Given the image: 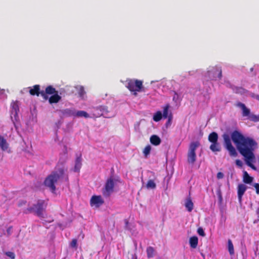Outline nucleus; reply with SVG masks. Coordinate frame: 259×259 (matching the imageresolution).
Returning <instances> with one entry per match:
<instances>
[{"mask_svg":"<svg viewBox=\"0 0 259 259\" xmlns=\"http://www.w3.org/2000/svg\"><path fill=\"white\" fill-rule=\"evenodd\" d=\"M228 251L230 255H233L234 254V246L232 241L229 239L228 241Z\"/></svg>","mask_w":259,"mask_h":259,"instance_id":"bb28decb","label":"nucleus"},{"mask_svg":"<svg viewBox=\"0 0 259 259\" xmlns=\"http://www.w3.org/2000/svg\"><path fill=\"white\" fill-rule=\"evenodd\" d=\"M238 106L242 109V115L243 116H250V110L248 109L245 105L242 103H239Z\"/></svg>","mask_w":259,"mask_h":259,"instance_id":"aec40b11","label":"nucleus"},{"mask_svg":"<svg viewBox=\"0 0 259 259\" xmlns=\"http://www.w3.org/2000/svg\"><path fill=\"white\" fill-rule=\"evenodd\" d=\"M126 87L135 96L137 95V92H141L143 88V81L138 79H129L126 80Z\"/></svg>","mask_w":259,"mask_h":259,"instance_id":"39448f33","label":"nucleus"},{"mask_svg":"<svg viewBox=\"0 0 259 259\" xmlns=\"http://www.w3.org/2000/svg\"><path fill=\"white\" fill-rule=\"evenodd\" d=\"M224 177V175L223 172H219L217 174V177L218 179H223Z\"/></svg>","mask_w":259,"mask_h":259,"instance_id":"4c0bfd02","label":"nucleus"},{"mask_svg":"<svg viewBox=\"0 0 259 259\" xmlns=\"http://www.w3.org/2000/svg\"><path fill=\"white\" fill-rule=\"evenodd\" d=\"M47 204L44 200H38L36 204L29 207L24 210V213H33L39 218H42L44 212L45 211Z\"/></svg>","mask_w":259,"mask_h":259,"instance_id":"7ed1b4c3","label":"nucleus"},{"mask_svg":"<svg viewBox=\"0 0 259 259\" xmlns=\"http://www.w3.org/2000/svg\"><path fill=\"white\" fill-rule=\"evenodd\" d=\"M70 246L72 248L77 247V240L76 239H72L70 243Z\"/></svg>","mask_w":259,"mask_h":259,"instance_id":"e433bc0d","label":"nucleus"},{"mask_svg":"<svg viewBox=\"0 0 259 259\" xmlns=\"http://www.w3.org/2000/svg\"><path fill=\"white\" fill-rule=\"evenodd\" d=\"M57 92V91L53 86L49 85L46 88L45 91H41V96L45 100H47L49 97L48 95H53Z\"/></svg>","mask_w":259,"mask_h":259,"instance_id":"1a4fd4ad","label":"nucleus"},{"mask_svg":"<svg viewBox=\"0 0 259 259\" xmlns=\"http://www.w3.org/2000/svg\"><path fill=\"white\" fill-rule=\"evenodd\" d=\"M5 254L11 259L15 258V254L13 252L7 251L5 253Z\"/></svg>","mask_w":259,"mask_h":259,"instance_id":"f704fd0d","label":"nucleus"},{"mask_svg":"<svg viewBox=\"0 0 259 259\" xmlns=\"http://www.w3.org/2000/svg\"><path fill=\"white\" fill-rule=\"evenodd\" d=\"M218 135L214 132L211 133L208 137V140L210 143H214L218 141Z\"/></svg>","mask_w":259,"mask_h":259,"instance_id":"412c9836","label":"nucleus"},{"mask_svg":"<svg viewBox=\"0 0 259 259\" xmlns=\"http://www.w3.org/2000/svg\"><path fill=\"white\" fill-rule=\"evenodd\" d=\"M169 108V106L168 104L164 106L163 108V113L162 114V117L164 118H167L169 116V114L168 113Z\"/></svg>","mask_w":259,"mask_h":259,"instance_id":"cd10ccee","label":"nucleus"},{"mask_svg":"<svg viewBox=\"0 0 259 259\" xmlns=\"http://www.w3.org/2000/svg\"><path fill=\"white\" fill-rule=\"evenodd\" d=\"M236 164L238 166L241 167L242 165V161L239 159H237L235 161Z\"/></svg>","mask_w":259,"mask_h":259,"instance_id":"ea45409f","label":"nucleus"},{"mask_svg":"<svg viewBox=\"0 0 259 259\" xmlns=\"http://www.w3.org/2000/svg\"><path fill=\"white\" fill-rule=\"evenodd\" d=\"M13 108L15 109V111H16V108L18 107L16 105H14L13 106Z\"/></svg>","mask_w":259,"mask_h":259,"instance_id":"49530a36","label":"nucleus"},{"mask_svg":"<svg viewBox=\"0 0 259 259\" xmlns=\"http://www.w3.org/2000/svg\"><path fill=\"white\" fill-rule=\"evenodd\" d=\"M74 116L77 117H84L85 118H89L90 117L89 114L87 112L82 110L75 112Z\"/></svg>","mask_w":259,"mask_h":259,"instance_id":"393cba45","label":"nucleus"},{"mask_svg":"<svg viewBox=\"0 0 259 259\" xmlns=\"http://www.w3.org/2000/svg\"><path fill=\"white\" fill-rule=\"evenodd\" d=\"M209 148L213 152H220L221 150V147L218 141L211 143Z\"/></svg>","mask_w":259,"mask_h":259,"instance_id":"dca6fc26","label":"nucleus"},{"mask_svg":"<svg viewBox=\"0 0 259 259\" xmlns=\"http://www.w3.org/2000/svg\"><path fill=\"white\" fill-rule=\"evenodd\" d=\"M244 91V90L242 88H237V93L241 92V91Z\"/></svg>","mask_w":259,"mask_h":259,"instance_id":"37998d69","label":"nucleus"},{"mask_svg":"<svg viewBox=\"0 0 259 259\" xmlns=\"http://www.w3.org/2000/svg\"><path fill=\"white\" fill-rule=\"evenodd\" d=\"M114 187V183L112 178L108 179L106 182L102 193L104 196L109 197L111 194L113 192Z\"/></svg>","mask_w":259,"mask_h":259,"instance_id":"0eeeda50","label":"nucleus"},{"mask_svg":"<svg viewBox=\"0 0 259 259\" xmlns=\"http://www.w3.org/2000/svg\"><path fill=\"white\" fill-rule=\"evenodd\" d=\"M215 70L218 72V78L219 79H221V78L222 77V71L221 67L220 66H216Z\"/></svg>","mask_w":259,"mask_h":259,"instance_id":"72a5a7b5","label":"nucleus"},{"mask_svg":"<svg viewBox=\"0 0 259 259\" xmlns=\"http://www.w3.org/2000/svg\"><path fill=\"white\" fill-rule=\"evenodd\" d=\"M231 137L240 154L245 158L247 165L255 170L256 167L252 162L255 159L254 151L257 147V142L250 137H245L237 130L231 133Z\"/></svg>","mask_w":259,"mask_h":259,"instance_id":"f257e3e1","label":"nucleus"},{"mask_svg":"<svg viewBox=\"0 0 259 259\" xmlns=\"http://www.w3.org/2000/svg\"><path fill=\"white\" fill-rule=\"evenodd\" d=\"M131 256V259H137V257L136 254H132Z\"/></svg>","mask_w":259,"mask_h":259,"instance_id":"79ce46f5","label":"nucleus"},{"mask_svg":"<svg viewBox=\"0 0 259 259\" xmlns=\"http://www.w3.org/2000/svg\"><path fill=\"white\" fill-rule=\"evenodd\" d=\"M249 118L250 120L253 122H258L259 121V115L251 114L249 116Z\"/></svg>","mask_w":259,"mask_h":259,"instance_id":"2f4dec72","label":"nucleus"},{"mask_svg":"<svg viewBox=\"0 0 259 259\" xmlns=\"http://www.w3.org/2000/svg\"><path fill=\"white\" fill-rule=\"evenodd\" d=\"M162 118V114L161 111L156 112L153 115V119L156 122L160 121Z\"/></svg>","mask_w":259,"mask_h":259,"instance_id":"a878e982","label":"nucleus"},{"mask_svg":"<svg viewBox=\"0 0 259 259\" xmlns=\"http://www.w3.org/2000/svg\"><path fill=\"white\" fill-rule=\"evenodd\" d=\"M29 93L32 96H39L41 95V91H40V85L38 84L34 85L33 88L30 89L29 90Z\"/></svg>","mask_w":259,"mask_h":259,"instance_id":"f8f14e48","label":"nucleus"},{"mask_svg":"<svg viewBox=\"0 0 259 259\" xmlns=\"http://www.w3.org/2000/svg\"><path fill=\"white\" fill-rule=\"evenodd\" d=\"M254 187L255 189L256 194H259V184L255 183L254 184Z\"/></svg>","mask_w":259,"mask_h":259,"instance_id":"58836bf2","label":"nucleus"},{"mask_svg":"<svg viewBox=\"0 0 259 259\" xmlns=\"http://www.w3.org/2000/svg\"><path fill=\"white\" fill-rule=\"evenodd\" d=\"M151 149V147L150 145H147L145 147L143 150V153L146 156H147L148 155L150 154Z\"/></svg>","mask_w":259,"mask_h":259,"instance_id":"473e14b6","label":"nucleus"},{"mask_svg":"<svg viewBox=\"0 0 259 259\" xmlns=\"http://www.w3.org/2000/svg\"><path fill=\"white\" fill-rule=\"evenodd\" d=\"M61 99V97L58 94V92L52 95L50 98L48 97V100L50 104H52L58 103Z\"/></svg>","mask_w":259,"mask_h":259,"instance_id":"9b49d317","label":"nucleus"},{"mask_svg":"<svg viewBox=\"0 0 259 259\" xmlns=\"http://www.w3.org/2000/svg\"><path fill=\"white\" fill-rule=\"evenodd\" d=\"M253 181V178L250 177L247 171H244L243 181L245 184H250Z\"/></svg>","mask_w":259,"mask_h":259,"instance_id":"4be33fe9","label":"nucleus"},{"mask_svg":"<svg viewBox=\"0 0 259 259\" xmlns=\"http://www.w3.org/2000/svg\"><path fill=\"white\" fill-rule=\"evenodd\" d=\"M147 255L148 258H152L154 256L155 249L152 246H149L146 249Z\"/></svg>","mask_w":259,"mask_h":259,"instance_id":"5701e85b","label":"nucleus"},{"mask_svg":"<svg viewBox=\"0 0 259 259\" xmlns=\"http://www.w3.org/2000/svg\"><path fill=\"white\" fill-rule=\"evenodd\" d=\"M12 227H10L8 229H7V232L8 233H10L11 229H12Z\"/></svg>","mask_w":259,"mask_h":259,"instance_id":"a18cd8bd","label":"nucleus"},{"mask_svg":"<svg viewBox=\"0 0 259 259\" xmlns=\"http://www.w3.org/2000/svg\"><path fill=\"white\" fill-rule=\"evenodd\" d=\"M222 137L224 140V146L229 151L230 155L232 157H236L238 154L235 147L232 144L229 135L224 134Z\"/></svg>","mask_w":259,"mask_h":259,"instance_id":"423d86ee","label":"nucleus"},{"mask_svg":"<svg viewBox=\"0 0 259 259\" xmlns=\"http://www.w3.org/2000/svg\"><path fill=\"white\" fill-rule=\"evenodd\" d=\"M198 239L197 236H192L190 238L189 244L190 246L192 248H196L198 245Z\"/></svg>","mask_w":259,"mask_h":259,"instance_id":"a211bd4d","label":"nucleus"},{"mask_svg":"<svg viewBox=\"0 0 259 259\" xmlns=\"http://www.w3.org/2000/svg\"><path fill=\"white\" fill-rule=\"evenodd\" d=\"M126 224L127 225L128 224V222L127 221H126Z\"/></svg>","mask_w":259,"mask_h":259,"instance_id":"09e8293b","label":"nucleus"},{"mask_svg":"<svg viewBox=\"0 0 259 259\" xmlns=\"http://www.w3.org/2000/svg\"><path fill=\"white\" fill-rule=\"evenodd\" d=\"M9 144L7 142L6 140L2 136H0V148L5 151L8 149Z\"/></svg>","mask_w":259,"mask_h":259,"instance_id":"6ab92c4d","label":"nucleus"},{"mask_svg":"<svg viewBox=\"0 0 259 259\" xmlns=\"http://www.w3.org/2000/svg\"><path fill=\"white\" fill-rule=\"evenodd\" d=\"M78 94L80 97L83 98L85 94L84 88L82 86H79L77 88Z\"/></svg>","mask_w":259,"mask_h":259,"instance_id":"c756f323","label":"nucleus"},{"mask_svg":"<svg viewBox=\"0 0 259 259\" xmlns=\"http://www.w3.org/2000/svg\"><path fill=\"white\" fill-rule=\"evenodd\" d=\"M178 97H179V96H178V94L176 92H175V95L173 97V100L177 101V100L178 99Z\"/></svg>","mask_w":259,"mask_h":259,"instance_id":"a19ab883","label":"nucleus"},{"mask_svg":"<svg viewBox=\"0 0 259 259\" xmlns=\"http://www.w3.org/2000/svg\"><path fill=\"white\" fill-rule=\"evenodd\" d=\"M156 184L152 180H149L148 181L147 183L146 184V188L147 189H154L156 188Z\"/></svg>","mask_w":259,"mask_h":259,"instance_id":"c85d7f7f","label":"nucleus"},{"mask_svg":"<svg viewBox=\"0 0 259 259\" xmlns=\"http://www.w3.org/2000/svg\"><path fill=\"white\" fill-rule=\"evenodd\" d=\"M101 112V115L106 116L108 113V107L105 106H100L97 108Z\"/></svg>","mask_w":259,"mask_h":259,"instance_id":"b1692460","label":"nucleus"},{"mask_svg":"<svg viewBox=\"0 0 259 259\" xmlns=\"http://www.w3.org/2000/svg\"><path fill=\"white\" fill-rule=\"evenodd\" d=\"M67 170V168L65 166L64 162H59L55 167V170L52 171L46 178L44 181L45 185L49 187L52 192H54L56 190L55 184L59 179L65 176V173Z\"/></svg>","mask_w":259,"mask_h":259,"instance_id":"f03ea898","label":"nucleus"},{"mask_svg":"<svg viewBox=\"0 0 259 259\" xmlns=\"http://www.w3.org/2000/svg\"><path fill=\"white\" fill-rule=\"evenodd\" d=\"M255 98L259 101V95H256Z\"/></svg>","mask_w":259,"mask_h":259,"instance_id":"de8ad7c7","label":"nucleus"},{"mask_svg":"<svg viewBox=\"0 0 259 259\" xmlns=\"http://www.w3.org/2000/svg\"><path fill=\"white\" fill-rule=\"evenodd\" d=\"M81 155L80 154L78 156H77L75 160V163L74 166V171H79L81 167Z\"/></svg>","mask_w":259,"mask_h":259,"instance_id":"f3484780","label":"nucleus"},{"mask_svg":"<svg viewBox=\"0 0 259 259\" xmlns=\"http://www.w3.org/2000/svg\"><path fill=\"white\" fill-rule=\"evenodd\" d=\"M185 206L189 212L192 211L194 208V204L191 197H188L185 201Z\"/></svg>","mask_w":259,"mask_h":259,"instance_id":"ddd939ff","label":"nucleus"},{"mask_svg":"<svg viewBox=\"0 0 259 259\" xmlns=\"http://www.w3.org/2000/svg\"><path fill=\"white\" fill-rule=\"evenodd\" d=\"M59 112L61 115L64 116H71L75 115V112L70 109H65L63 110H60Z\"/></svg>","mask_w":259,"mask_h":259,"instance_id":"2eb2a0df","label":"nucleus"},{"mask_svg":"<svg viewBox=\"0 0 259 259\" xmlns=\"http://www.w3.org/2000/svg\"><path fill=\"white\" fill-rule=\"evenodd\" d=\"M167 118V120L165 123V126L168 127L171 125L172 119V114L171 112H169V116Z\"/></svg>","mask_w":259,"mask_h":259,"instance_id":"7c9ffc66","label":"nucleus"},{"mask_svg":"<svg viewBox=\"0 0 259 259\" xmlns=\"http://www.w3.org/2000/svg\"><path fill=\"white\" fill-rule=\"evenodd\" d=\"M197 233L200 235V236H201L202 237H204L205 235V234L204 233V231L203 230V229L201 228V227H200L198 229H197Z\"/></svg>","mask_w":259,"mask_h":259,"instance_id":"c9c22d12","label":"nucleus"},{"mask_svg":"<svg viewBox=\"0 0 259 259\" xmlns=\"http://www.w3.org/2000/svg\"><path fill=\"white\" fill-rule=\"evenodd\" d=\"M64 180H65L66 182H68V181H69V178H68V175H66L65 176V178H64Z\"/></svg>","mask_w":259,"mask_h":259,"instance_id":"c03bdc74","label":"nucleus"},{"mask_svg":"<svg viewBox=\"0 0 259 259\" xmlns=\"http://www.w3.org/2000/svg\"><path fill=\"white\" fill-rule=\"evenodd\" d=\"M247 189V187L244 184H240L237 187L238 198L239 201H241L242 197Z\"/></svg>","mask_w":259,"mask_h":259,"instance_id":"9d476101","label":"nucleus"},{"mask_svg":"<svg viewBox=\"0 0 259 259\" xmlns=\"http://www.w3.org/2000/svg\"><path fill=\"white\" fill-rule=\"evenodd\" d=\"M104 203V201L100 195H93L90 200L91 206H95L96 207H99Z\"/></svg>","mask_w":259,"mask_h":259,"instance_id":"6e6552de","label":"nucleus"},{"mask_svg":"<svg viewBox=\"0 0 259 259\" xmlns=\"http://www.w3.org/2000/svg\"><path fill=\"white\" fill-rule=\"evenodd\" d=\"M150 141V143L154 146L159 145L161 142L160 138L155 135H153L151 136Z\"/></svg>","mask_w":259,"mask_h":259,"instance_id":"4468645a","label":"nucleus"},{"mask_svg":"<svg viewBox=\"0 0 259 259\" xmlns=\"http://www.w3.org/2000/svg\"><path fill=\"white\" fill-rule=\"evenodd\" d=\"M198 141H193L190 143L187 153V162L189 164H194L196 160V150L200 146Z\"/></svg>","mask_w":259,"mask_h":259,"instance_id":"20e7f679","label":"nucleus"}]
</instances>
